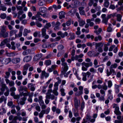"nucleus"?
<instances>
[{
	"instance_id": "nucleus-63",
	"label": "nucleus",
	"mask_w": 123,
	"mask_h": 123,
	"mask_svg": "<svg viewBox=\"0 0 123 123\" xmlns=\"http://www.w3.org/2000/svg\"><path fill=\"white\" fill-rule=\"evenodd\" d=\"M16 90V88L14 87H12L10 89V91L11 92H14Z\"/></svg>"
},
{
	"instance_id": "nucleus-49",
	"label": "nucleus",
	"mask_w": 123,
	"mask_h": 123,
	"mask_svg": "<svg viewBox=\"0 0 123 123\" xmlns=\"http://www.w3.org/2000/svg\"><path fill=\"white\" fill-rule=\"evenodd\" d=\"M117 64L116 63H114L113 64L111 65L110 66V68H111L112 69L113 68H116L117 66Z\"/></svg>"
},
{
	"instance_id": "nucleus-37",
	"label": "nucleus",
	"mask_w": 123,
	"mask_h": 123,
	"mask_svg": "<svg viewBox=\"0 0 123 123\" xmlns=\"http://www.w3.org/2000/svg\"><path fill=\"white\" fill-rule=\"evenodd\" d=\"M102 29L101 28H99L98 29V30L95 31L94 32L96 33L97 35H98L101 32Z\"/></svg>"
},
{
	"instance_id": "nucleus-1",
	"label": "nucleus",
	"mask_w": 123,
	"mask_h": 123,
	"mask_svg": "<svg viewBox=\"0 0 123 123\" xmlns=\"http://www.w3.org/2000/svg\"><path fill=\"white\" fill-rule=\"evenodd\" d=\"M58 36H60L61 37L58 36L56 37L55 39V41H58L60 40L61 38H64L65 36H67L68 35V33L66 31L64 33H62L61 31H59L57 33Z\"/></svg>"
},
{
	"instance_id": "nucleus-13",
	"label": "nucleus",
	"mask_w": 123,
	"mask_h": 123,
	"mask_svg": "<svg viewBox=\"0 0 123 123\" xmlns=\"http://www.w3.org/2000/svg\"><path fill=\"white\" fill-rule=\"evenodd\" d=\"M93 64L92 62H90L89 63H85V62H83L81 63L82 66H85L86 68H88L89 66H92Z\"/></svg>"
},
{
	"instance_id": "nucleus-50",
	"label": "nucleus",
	"mask_w": 123,
	"mask_h": 123,
	"mask_svg": "<svg viewBox=\"0 0 123 123\" xmlns=\"http://www.w3.org/2000/svg\"><path fill=\"white\" fill-rule=\"evenodd\" d=\"M61 95L62 96H64L65 95V93L64 92V89L63 88H61L60 89Z\"/></svg>"
},
{
	"instance_id": "nucleus-56",
	"label": "nucleus",
	"mask_w": 123,
	"mask_h": 123,
	"mask_svg": "<svg viewBox=\"0 0 123 123\" xmlns=\"http://www.w3.org/2000/svg\"><path fill=\"white\" fill-rule=\"evenodd\" d=\"M102 44L101 43H96L95 44V47L96 49H97L98 47H100V46Z\"/></svg>"
},
{
	"instance_id": "nucleus-51",
	"label": "nucleus",
	"mask_w": 123,
	"mask_h": 123,
	"mask_svg": "<svg viewBox=\"0 0 123 123\" xmlns=\"http://www.w3.org/2000/svg\"><path fill=\"white\" fill-rule=\"evenodd\" d=\"M85 104V102L84 101H82L81 103V108H80V110L82 111H83V110L84 108Z\"/></svg>"
},
{
	"instance_id": "nucleus-35",
	"label": "nucleus",
	"mask_w": 123,
	"mask_h": 123,
	"mask_svg": "<svg viewBox=\"0 0 123 123\" xmlns=\"http://www.w3.org/2000/svg\"><path fill=\"white\" fill-rule=\"evenodd\" d=\"M51 60H48L45 61V64L47 66H49L51 64Z\"/></svg>"
},
{
	"instance_id": "nucleus-58",
	"label": "nucleus",
	"mask_w": 123,
	"mask_h": 123,
	"mask_svg": "<svg viewBox=\"0 0 123 123\" xmlns=\"http://www.w3.org/2000/svg\"><path fill=\"white\" fill-rule=\"evenodd\" d=\"M51 25L50 23H47L45 26L44 27L46 29H48L49 27H51Z\"/></svg>"
},
{
	"instance_id": "nucleus-45",
	"label": "nucleus",
	"mask_w": 123,
	"mask_h": 123,
	"mask_svg": "<svg viewBox=\"0 0 123 123\" xmlns=\"http://www.w3.org/2000/svg\"><path fill=\"white\" fill-rule=\"evenodd\" d=\"M6 26L3 25L1 27V31L6 32Z\"/></svg>"
},
{
	"instance_id": "nucleus-10",
	"label": "nucleus",
	"mask_w": 123,
	"mask_h": 123,
	"mask_svg": "<svg viewBox=\"0 0 123 123\" xmlns=\"http://www.w3.org/2000/svg\"><path fill=\"white\" fill-rule=\"evenodd\" d=\"M96 96L97 98H98L99 99L100 101H104L105 100L104 96H100V94L99 93H96Z\"/></svg>"
},
{
	"instance_id": "nucleus-42",
	"label": "nucleus",
	"mask_w": 123,
	"mask_h": 123,
	"mask_svg": "<svg viewBox=\"0 0 123 123\" xmlns=\"http://www.w3.org/2000/svg\"><path fill=\"white\" fill-rule=\"evenodd\" d=\"M17 32V31L16 30H11L10 33V35L12 36L14 34H15Z\"/></svg>"
},
{
	"instance_id": "nucleus-8",
	"label": "nucleus",
	"mask_w": 123,
	"mask_h": 123,
	"mask_svg": "<svg viewBox=\"0 0 123 123\" xmlns=\"http://www.w3.org/2000/svg\"><path fill=\"white\" fill-rule=\"evenodd\" d=\"M49 75V74L47 73L44 71H42V72L41 75V79H43L44 77L45 78L48 77Z\"/></svg>"
},
{
	"instance_id": "nucleus-34",
	"label": "nucleus",
	"mask_w": 123,
	"mask_h": 123,
	"mask_svg": "<svg viewBox=\"0 0 123 123\" xmlns=\"http://www.w3.org/2000/svg\"><path fill=\"white\" fill-rule=\"evenodd\" d=\"M119 86L117 84L115 85V89L116 92L117 93H118L119 92Z\"/></svg>"
},
{
	"instance_id": "nucleus-15",
	"label": "nucleus",
	"mask_w": 123,
	"mask_h": 123,
	"mask_svg": "<svg viewBox=\"0 0 123 123\" xmlns=\"http://www.w3.org/2000/svg\"><path fill=\"white\" fill-rule=\"evenodd\" d=\"M27 98L26 97H24L21 98V100L19 102V103L20 105H23L25 104V101L26 100Z\"/></svg>"
},
{
	"instance_id": "nucleus-64",
	"label": "nucleus",
	"mask_w": 123,
	"mask_h": 123,
	"mask_svg": "<svg viewBox=\"0 0 123 123\" xmlns=\"http://www.w3.org/2000/svg\"><path fill=\"white\" fill-rule=\"evenodd\" d=\"M114 123H123L122 120H116L114 121Z\"/></svg>"
},
{
	"instance_id": "nucleus-40",
	"label": "nucleus",
	"mask_w": 123,
	"mask_h": 123,
	"mask_svg": "<svg viewBox=\"0 0 123 123\" xmlns=\"http://www.w3.org/2000/svg\"><path fill=\"white\" fill-rule=\"evenodd\" d=\"M73 10H71L69 12H68V14L70 16H72L74 15V12H75L76 10H74L73 11Z\"/></svg>"
},
{
	"instance_id": "nucleus-41",
	"label": "nucleus",
	"mask_w": 123,
	"mask_h": 123,
	"mask_svg": "<svg viewBox=\"0 0 123 123\" xmlns=\"http://www.w3.org/2000/svg\"><path fill=\"white\" fill-rule=\"evenodd\" d=\"M98 62L97 60L95 59L94 60V64L95 65V68H97L99 67V65H97V64H98Z\"/></svg>"
},
{
	"instance_id": "nucleus-33",
	"label": "nucleus",
	"mask_w": 123,
	"mask_h": 123,
	"mask_svg": "<svg viewBox=\"0 0 123 123\" xmlns=\"http://www.w3.org/2000/svg\"><path fill=\"white\" fill-rule=\"evenodd\" d=\"M6 17V15L5 13H2L0 15V17L1 19H5Z\"/></svg>"
},
{
	"instance_id": "nucleus-43",
	"label": "nucleus",
	"mask_w": 123,
	"mask_h": 123,
	"mask_svg": "<svg viewBox=\"0 0 123 123\" xmlns=\"http://www.w3.org/2000/svg\"><path fill=\"white\" fill-rule=\"evenodd\" d=\"M24 13V12L22 10H20L18 11V15L17 18H18L21 15H22Z\"/></svg>"
},
{
	"instance_id": "nucleus-46",
	"label": "nucleus",
	"mask_w": 123,
	"mask_h": 123,
	"mask_svg": "<svg viewBox=\"0 0 123 123\" xmlns=\"http://www.w3.org/2000/svg\"><path fill=\"white\" fill-rule=\"evenodd\" d=\"M26 17V15L25 14H23L21 17H20L18 18L21 21L22 19L25 18Z\"/></svg>"
},
{
	"instance_id": "nucleus-59",
	"label": "nucleus",
	"mask_w": 123,
	"mask_h": 123,
	"mask_svg": "<svg viewBox=\"0 0 123 123\" xmlns=\"http://www.w3.org/2000/svg\"><path fill=\"white\" fill-rule=\"evenodd\" d=\"M108 86L109 88H110L112 86V82L111 80L108 81Z\"/></svg>"
},
{
	"instance_id": "nucleus-26",
	"label": "nucleus",
	"mask_w": 123,
	"mask_h": 123,
	"mask_svg": "<svg viewBox=\"0 0 123 123\" xmlns=\"http://www.w3.org/2000/svg\"><path fill=\"white\" fill-rule=\"evenodd\" d=\"M114 112L117 115H119L121 114V113L119 111V107L115 109Z\"/></svg>"
},
{
	"instance_id": "nucleus-52",
	"label": "nucleus",
	"mask_w": 123,
	"mask_h": 123,
	"mask_svg": "<svg viewBox=\"0 0 123 123\" xmlns=\"http://www.w3.org/2000/svg\"><path fill=\"white\" fill-rule=\"evenodd\" d=\"M11 45H12V49L13 50H15L16 49V47L14 45L15 43L13 41L11 43Z\"/></svg>"
},
{
	"instance_id": "nucleus-20",
	"label": "nucleus",
	"mask_w": 123,
	"mask_h": 123,
	"mask_svg": "<svg viewBox=\"0 0 123 123\" xmlns=\"http://www.w3.org/2000/svg\"><path fill=\"white\" fill-rule=\"evenodd\" d=\"M65 13L64 12L62 11L59 13V18L60 19H61L62 18H64L65 17Z\"/></svg>"
},
{
	"instance_id": "nucleus-12",
	"label": "nucleus",
	"mask_w": 123,
	"mask_h": 123,
	"mask_svg": "<svg viewBox=\"0 0 123 123\" xmlns=\"http://www.w3.org/2000/svg\"><path fill=\"white\" fill-rule=\"evenodd\" d=\"M42 55L41 54H39L36 55L33 58V60L34 61H37L39 60L42 57Z\"/></svg>"
},
{
	"instance_id": "nucleus-9",
	"label": "nucleus",
	"mask_w": 123,
	"mask_h": 123,
	"mask_svg": "<svg viewBox=\"0 0 123 123\" xmlns=\"http://www.w3.org/2000/svg\"><path fill=\"white\" fill-rule=\"evenodd\" d=\"M80 3V2L76 0L74 1V5H73V4H72V6L71 5H68V6L69 8L71 7L72 8H76L77 7V4Z\"/></svg>"
},
{
	"instance_id": "nucleus-11",
	"label": "nucleus",
	"mask_w": 123,
	"mask_h": 123,
	"mask_svg": "<svg viewBox=\"0 0 123 123\" xmlns=\"http://www.w3.org/2000/svg\"><path fill=\"white\" fill-rule=\"evenodd\" d=\"M21 60L20 58H13L12 61V62L14 64H17Z\"/></svg>"
},
{
	"instance_id": "nucleus-18",
	"label": "nucleus",
	"mask_w": 123,
	"mask_h": 123,
	"mask_svg": "<svg viewBox=\"0 0 123 123\" xmlns=\"http://www.w3.org/2000/svg\"><path fill=\"white\" fill-rule=\"evenodd\" d=\"M31 59V56H27L24 58L23 61L24 62H28L30 61Z\"/></svg>"
},
{
	"instance_id": "nucleus-16",
	"label": "nucleus",
	"mask_w": 123,
	"mask_h": 123,
	"mask_svg": "<svg viewBox=\"0 0 123 123\" xmlns=\"http://www.w3.org/2000/svg\"><path fill=\"white\" fill-rule=\"evenodd\" d=\"M27 89V88L25 86H21L19 87L18 90L19 92H21L23 91H26Z\"/></svg>"
},
{
	"instance_id": "nucleus-3",
	"label": "nucleus",
	"mask_w": 123,
	"mask_h": 123,
	"mask_svg": "<svg viewBox=\"0 0 123 123\" xmlns=\"http://www.w3.org/2000/svg\"><path fill=\"white\" fill-rule=\"evenodd\" d=\"M11 61V59L9 58H1L0 59V62L3 64H6L10 62Z\"/></svg>"
},
{
	"instance_id": "nucleus-2",
	"label": "nucleus",
	"mask_w": 123,
	"mask_h": 123,
	"mask_svg": "<svg viewBox=\"0 0 123 123\" xmlns=\"http://www.w3.org/2000/svg\"><path fill=\"white\" fill-rule=\"evenodd\" d=\"M101 17L102 19V22L105 25H107L108 19L112 17L111 14H110L108 15L106 17V14H103L101 15Z\"/></svg>"
},
{
	"instance_id": "nucleus-48",
	"label": "nucleus",
	"mask_w": 123,
	"mask_h": 123,
	"mask_svg": "<svg viewBox=\"0 0 123 123\" xmlns=\"http://www.w3.org/2000/svg\"><path fill=\"white\" fill-rule=\"evenodd\" d=\"M22 96L21 93H20L19 95H15L13 97L14 99H15L19 98L20 97V96Z\"/></svg>"
},
{
	"instance_id": "nucleus-31",
	"label": "nucleus",
	"mask_w": 123,
	"mask_h": 123,
	"mask_svg": "<svg viewBox=\"0 0 123 123\" xmlns=\"http://www.w3.org/2000/svg\"><path fill=\"white\" fill-rule=\"evenodd\" d=\"M46 30L45 28H43L42 29V35L43 37H44L46 34Z\"/></svg>"
},
{
	"instance_id": "nucleus-14",
	"label": "nucleus",
	"mask_w": 123,
	"mask_h": 123,
	"mask_svg": "<svg viewBox=\"0 0 123 123\" xmlns=\"http://www.w3.org/2000/svg\"><path fill=\"white\" fill-rule=\"evenodd\" d=\"M46 98H49V99L51 98L52 100L55 99L56 100L57 99V97H55V95L53 94H50L49 95H46Z\"/></svg>"
},
{
	"instance_id": "nucleus-30",
	"label": "nucleus",
	"mask_w": 123,
	"mask_h": 123,
	"mask_svg": "<svg viewBox=\"0 0 123 123\" xmlns=\"http://www.w3.org/2000/svg\"><path fill=\"white\" fill-rule=\"evenodd\" d=\"M45 2V0H40L39 1L38 4L40 6H42L44 5Z\"/></svg>"
},
{
	"instance_id": "nucleus-53",
	"label": "nucleus",
	"mask_w": 123,
	"mask_h": 123,
	"mask_svg": "<svg viewBox=\"0 0 123 123\" xmlns=\"http://www.w3.org/2000/svg\"><path fill=\"white\" fill-rule=\"evenodd\" d=\"M75 38V36L74 33H71L70 35V37L68 38L69 40H71L74 39Z\"/></svg>"
},
{
	"instance_id": "nucleus-61",
	"label": "nucleus",
	"mask_w": 123,
	"mask_h": 123,
	"mask_svg": "<svg viewBox=\"0 0 123 123\" xmlns=\"http://www.w3.org/2000/svg\"><path fill=\"white\" fill-rule=\"evenodd\" d=\"M105 92L104 90L103 89H101L100 90V93L104 96L105 95Z\"/></svg>"
},
{
	"instance_id": "nucleus-36",
	"label": "nucleus",
	"mask_w": 123,
	"mask_h": 123,
	"mask_svg": "<svg viewBox=\"0 0 123 123\" xmlns=\"http://www.w3.org/2000/svg\"><path fill=\"white\" fill-rule=\"evenodd\" d=\"M117 20L119 22H120L121 20L122 16L120 14H118L117 15Z\"/></svg>"
},
{
	"instance_id": "nucleus-47",
	"label": "nucleus",
	"mask_w": 123,
	"mask_h": 123,
	"mask_svg": "<svg viewBox=\"0 0 123 123\" xmlns=\"http://www.w3.org/2000/svg\"><path fill=\"white\" fill-rule=\"evenodd\" d=\"M79 24L80 26H82L84 25L85 23V22L84 21L81 20L80 21H79Z\"/></svg>"
},
{
	"instance_id": "nucleus-25",
	"label": "nucleus",
	"mask_w": 123,
	"mask_h": 123,
	"mask_svg": "<svg viewBox=\"0 0 123 123\" xmlns=\"http://www.w3.org/2000/svg\"><path fill=\"white\" fill-rule=\"evenodd\" d=\"M6 98H5L4 96H2L0 98V103H2L4 101L5 103L6 102Z\"/></svg>"
},
{
	"instance_id": "nucleus-24",
	"label": "nucleus",
	"mask_w": 123,
	"mask_h": 123,
	"mask_svg": "<svg viewBox=\"0 0 123 123\" xmlns=\"http://www.w3.org/2000/svg\"><path fill=\"white\" fill-rule=\"evenodd\" d=\"M95 52L94 51H91L87 53L88 55L90 57H94V53Z\"/></svg>"
},
{
	"instance_id": "nucleus-19",
	"label": "nucleus",
	"mask_w": 123,
	"mask_h": 123,
	"mask_svg": "<svg viewBox=\"0 0 123 123\" xmlns=\"http://www.w3.org/2000/svg\"><path fill=\"white\" fill-rule=\"evenodd\" d=\"M42 14L41 13L39 12H38L36 15V18H38L37 20L39 21H41L43 20L40 17V16Z\"/></svg>"
},
{
	"instance_id": "nucleus-55",
	"label": "nucleus",
	"mask_w": 123,
	"mask_h": 123,
	"mask_svg": "<svg viewBox=\"0 0 123 123\" xmlns=\"http://www.w3.org/2000/svg\"><path fill=\"white\" fill-rule=\"evenodd\" d=\"M64 48L63 45L62 44H61L58 45V50H62Z\"/></svg>"
},
{
	"instance_id": "nucleus-62",
	"label": "nucleus",
	"mask_w": 123,
	"mask_h": 123,
	"mask_svg": "<svg viewBox=\"0 0 123 123\" xmlns=\"http://www.w3.org/2000/svg\"><path fill=\"white\" fill-rule=\"evenodd\" d=\"M9 90L8 88V89H6V91L4 93V95L6 96H8L9 95Z\"/></svg>"
},
{
	"instance_id": "nucleus-22",
	"label": "nucleus",
	"mask_w": 123,
	"mask_h": 123,
	"mask_svg": "<svg viewBox=\"0 0 123 123\" xmlns=\"http://www.w3.org/2000/svg\"><path fill=\"white\" fill-rule=\"evenodd\" d=\"M74 106L76 108H78L79 106V103L78 100L76 98H74Z\"/></svg>"
},
{
	"instance_id": "nucleus-60",
	"label": "nucleus",
	"mask_w": 123,
	"mask_h": 123,
	"mask_svg": "<svg viewBox=\"0 0 123 123\" xmlns=\"http://www.w3.org/2000/svg\"><path fill=\"white\" fill-rule=\"evenodd\" d=\"M4 34L2 36V37H3L4 38L7 37H8V34L7 32H5Z\"/></svg>"
},
{
	"instance_id": "nucleus-5",
	"label": "nucleus",
	"mask_w": 123,
	"mask_h": 123,
	"mask_svg": "<svg viewBox=\"0 0 123 123\" xmlns=\"http://www.w3.org/2000/svg\"><path fill=\"white\" fill-rule=\"evenodd\" d=\"M110 71H109L108 69L106 70V74L108 76H109L111 74L113 73L112 75H114L116 74L115 70L111 68H110Z\"/></svg>"
},
{
	"instance_id": "nucleus-57",
	"label": "nucleus",
	"mask_w": 123,
	"mask_h": 123,
	"mask_svg": "<svg viewBox=\"0 0 123 123\" xmlns=\"http://www.w3.org/2000/svg\"><path fill=\"white\" fill-rule=\"evenodd\" d=\"M104 68V67L103 66L102 67H99L98 68V70L99 71L100 73H102L103 72Z\"/></svg>"
},
{
	"instance_id": "nucleus-32",
	"label": "nucleus",
	"mask_w": 123,
	"mask_h": 123,
	"mask_svg": "<svg viewBox=\"0 0 123 123\" xmlns=\"http://www.w3.org/2000/svg\"><path fill=\"white\" fill-rule=\"evenodd\" d=\"M102 37L101 36H99L98 37H95L94 40L95 41H97L98 40H101L102 39Z\"/></svg>"
},
{
	"instance_id": "nucleus-17",
	"label": "nucleus",
	"mask_w": 123,
	"mask_h": 123,
	"mask_svg": "<svg viewBox=\"0 0 123 123\" xmlns=\"http://www.w3.org/2000/svg\"><path fill=\"white\" fill-rule=\"evenodd\" d=\"M35 85V84H33L32 83H29L28 84V87L29 88L31 86V87L30 88L31 90V91H33L35 89V88L34 86Z\"/></svg>"
},
{
	"instance_id": "nucleus-38",
	"label": "nucleus",
	"mask_w": 123,
	"mask_h": 123,
	"mask_svg": "<svg viewBox=\"0 0 123 123\" xmlns=\"http://www.w3.org/2000/svg\"><path fill=\"white\" fill-rule=\"evenodd\" d=\"M83 76L82 78V80L84 81H86V73H82Z\"/></svg>"
},
{
	"instance_id": "nucleus-29",
	"label": "nucleus",
	"mask_w": 123,
	"mask_h": 123,
	"mask_svg": "<svg viewBox=\"0 0 123 123\" xmlns=\"http://www.w3.org/2000/svg\"><path fill=\"white\" fill-rule=\"evenodd\" d=\"M26 92H22V95H23L24 97L25 96H31L30 95V92L27 91V90H26V91H25Z\"/></svg>"
},
{
	"instance_id": "nucleus-21",
	"label": "nucleus",
	"mask_w": 123,
	"mask_h": 123,
	"mask_svg": "<svg viewBox=\"0 0 123 123\" xmlns=\"http://www.w3.org/2000/svg\"><path fill=\"white\" fill-rule=\"evenodd\" d=\"M58 89V87H55L54 89L52 91L53 93L56 96L58 95V92L57 91V90Z\"/></svg>"
},
{
	"instance_id": "nucleus-27",
	"label": "nucleus",
	"mask_w": 123,
	"mask_h": 123,
	"mask_svg": "<svg viewBox=\"0 0 123 123\" xmlns=\"http://www.w3.org/2000/svg\"><path fill=\"white\" fill-rule=\"evenodd\" d=\"M6 54L9 57L14 56L15 55V54L13 52L8 53L7 52H6Z\"/></svg>"
},
{
	"instance_id": "nucleus-4",
	"label": "nucleus",
	"mask_w": 123,
	"mask_h": 123,
	"mask_svg": "<svg viewBox=\"0 0 123 123\" xmlns=\"http://www.w3.org/2000/svg\"><path fill=\"white\" fill-rule=\"evenodd\" d=\"M79 91L76 92L75 94V95L77 97L81 95L83 93V87L82 86H80L78 88Z\"/></svg>"
},
{
	"instance_id": "nucleus-23",
	"label": "nucleus",
	"mask_w": 123,
	"mask_h": 123,
	"mask_svg": "<svg viewBox=\"0 0 123 123\" xmlns=\"http://www.w3.org/2000/svg\"><path fill=\"white\" fill-rule=\"evenodd\" d=\"M60 25V23L58 22H57L55 23V27L54 28V30H56L57 29H59V26Z\"/></svg>"
},
{
	"instance_id": "nucleus-28",
	"label": "nucleus",
	"mask_w": 123,
	"mask_h": 123,
	"mask_svg": "<svg viewBox=\"0 0 123 123\" xmlns=\"http://www.w3.org/2000/svg\"><path fill=\"white\" fill-rule=\"evenodd\" d=\"M31 31L30 30H28L27 29H24L23 32V35L24 36H25L27 35V33H29Z\"/></svg>"
},
{
	"instance_id": "nucleus-54",
	"label": "nucleus",
	"mask_w": 123,
	"mask_h": 123,
	"mask_svg": "<svg viewBox=\"0 0 123 123\" xmlns=\"http://www.w3.org/2000/svg\"><path fill=\"white\" fill-rule=\"evenodd\" d=\"M93 0H90L88 4V5L90 6H91L93 4Z\"/></svg>"
},
{
	"instance_id": "nucleus-6",
	"label": "nucleus",
	"mask_w": 123,
	"mask_h": 123,
	"mask_svg": "<svg viewBox=\"0 0 123 123\" xmlns=\"http://www.w3.org/2000/svg\"><path fill=\"white\" fill-rule=\"evenodd\" d=\"M8 88L5 84H3L2 85L0 89L1 92H0V96L3 94L5 89L6 90L8 89Z\"/></svg>"
},
{
	"instance_id": "nucleus-44",
	"label": "nucleus",
	"mask_w": 123,
	"mask_h": 123,
	"mask_svg": "<svg viewBox=\"0 0 123 123\" xmlns=\"http://www.w3.org/2000/svg\"><path fill=\"white\" fill-rule=\"evenodd\" d=\"M10 74V73L8 72H6L5 73L6 75L4 76L5 79L8 78Z\"/></svg>"
},
{
	"instance_id": "nucleus-7",
	"label": "nucleus",
	"mask_w": 123,
	"mask_h": 123,
	"mask_svg": "<svg viewBox=\"0 0 123 123\" xmlns=\"http://www.w3.org/2000/svg\"><path fill=\"white\" fill-rule=\"evenodd\" d=\"M30 65L28 64H27L25 65L23 67V69L22 71L23 74V75H25L27 73V71Z\"/></svg>"
},
{
	"instance_id": "nucleus-39",
	"label": "nucleus",
	"mask_w": 123,
	"mask_h": 123,
	"mask_svg": "<svg viewBox=\"0 0 123 123\" xmlns=\"http://www.w3.org/2000/svg\"><path fill=\"white\" fill-rule=\"evenodd\" d=\"M39 10L41 12L44 13L46 11V8L44 7H42L40 8Z\"/></svg>"
}]
</instances>
